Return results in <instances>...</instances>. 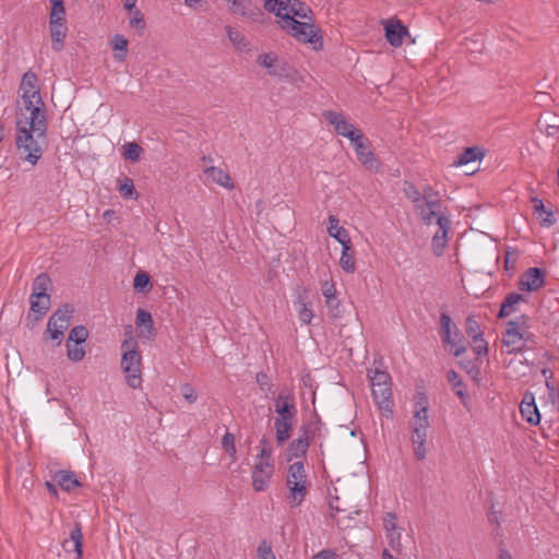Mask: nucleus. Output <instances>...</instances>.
Instances as JSON below:
<instances>
[{"label":"nucleus","mask_w":559,"mask_h":559,"mask_svg":"<svg viewBox=\"0 0 559 559\" xmlns=\"http://www.w3.org/2000/svg\"><path fill=\"white\" fill-rule=\"evenodd\" d=\"M264 9L281 19V27L298 41L323 47L321 31L314 25L311 8L300 0H264Z\"/></svg>","instance_id":"f257e3e1"},{"label":"nucleus","mask_w":559,"mask_h":559,"mask_svg":"<svg viewBox=\"0 0 559 559\" xmlns=\"http://www.w3.org/2000/svg\"><path fill=\"white\" fill-rule=\"evenodd\" d=\"M23 112L16 117V136L15 145L19 153L23 156L24 160L35 165L43 155V145L46 142L47 129L43 133L37 130L35 123L26 124L20 118Z\"/></svg>","instance_id":"f03ea898"},{"label":"nucleus","mask_w":559,"mask_h":559,"mask_svg":"<svg viewBox=\"0 0 559 559\" xmlns=\"http://www.w3.org/2000/svg\"><path fill=\"white\" fill-rule=\"evenodd\" d=\"M122 358L121 368L126 376V381L132 389L141 386V354L138 350V342L133 336L126 338L121 344Z\"/></svg>","instance_id":"7ed1b4c3"},{"label":"nucleus","mask_w":559,"mask_h":559,"mask_svg":"<svg viewBox=\"0 0 559 559\" xmlns=\"http://www.w3.org/2000/svg\"><path fill=\"white\" fill-rule=\"evenodd\" d=\"M22 99L24 110L29 114L28 117H25L23 122H26V124L35 123L37 126V130L43 133V131L47 129V118L40 93L33 92L32 94H27V92H25L22 94Z\"/></svg>","instance_id":"20e7f679"},{"label":"nucleus","mask_w":559,"mask_h":559,"mask_svg":"<svg viewBox=\"0 0 559 559\" xmlns=\"http://www.w3.org/2000/svg\"><path fill=\"white\" fill-rule=\"evenodd\" d=\"M322 117L326 122L334 127L337 134L349 139L350 142L362 139V132L354 124L349 123L342 114L333 110H325L323 111Z\"/></svg>","instance_id":"39448f33"},{"label":"nucleus","mask_w":559,"mask_h":559,"mask_svg":"<svg viewBox=\"0 0 559 559\" xmlns=\"http://www.w3.org/2000/svg\"><path fill=\"white\" fill-rule=\"evenodd\" d=\"M355 146V152L358 160L369 171L378 173L381 168V163L370 150V142L362 134V139L352 142Z\"/></svg>","instance_id":"423d86ee"},{"label":"nucleus","mask_w":559,"mask_h":559,"mask_svg":"<svg viewBox=\"0 0 559 559\" xmlns=\"http://www.w3.org/2000/svg\"><path fill=\"white\" fill-rule=\"evenodd\" d=\"M230 3V12L249 22H261L264 16L263 11L251 0H233Z\"/></svg>","instance_id":"0eeeda50"},{"label":"nucleus","mask_w":559,"mask_h":559,"mask_svg":"<svg viewBox=\"0 0 559 559\" xmlns=\"http://www.w3.org/2000/svg\"><path fill=\"white\" fill-rule=\"evenodd\" d=\"M545 285V271L540 267H530L525 271L518 283L522 292H535Z\"/></svg>","instance_id":"6e6552de"},{"label":"nucleus","mask_w":559,"mask_h":559,"mask_svg":"<svg viewBox=\"0 0 559 559\" xmlns=\"http://www.w3.org/2000/svg\"><path fill=\"white\" fill-rule=\"evenodd\" d=\"M384 24L385 39L393 47H400L406 36H409L407 27L397 19L382 22Z\"/></svg>","instance_id":"1a4fd4ad"},{"label":"nucleus","mask_w":559,"mask_h":559,"mask_svg":"<svg viewBox=\"0 0 559 559\" xmlns=\"http://www.w3.org/2000/svg\"><path fill=\"white\" fill-rule=\"evenodd\" d=\"M372 395L382 415L385 417L393 416V400L391 384L371 385Z\"/></svg>","instance_id":"9d476101"},{"label":"nucleus","mask_w":559,"mask_h":559,"mask_svg":"<svg viewBox=\"0 0 559 559\" xmlns=\"http://www.w3.org/2000/svg\"><path fill=\"white\" fill-rule=\"evenodd\" d=\"M274 473L273 463L255 462L252 471V486L255 491H264L272 474Z\"/></svg>","instance_id":"9b49d317"},{"label":"nucleus","mask_w":559,"mask_h":559,"mask_svg":"<svg viewBox=\"0 0 559 559\" xmlns=\"http://www.w3.org/2000/svg\"><path fill=\"white\" fill-rule=\"evenodd\" d=\"M437 224L439 226L438 231L435 234L431 242L432 251L437 257H440L443 253V250L447 245V235L451 225V221L449 217L444 215H439L437 219Z\"/></svg>","instance_id":"f8f14e48"},{"label":"nucleus","mask_w":559,"mask_h":559,"mask_svg":"<svg viewBox=\"0 0 559 559\" xmlns=\"http://www.w3.org/2000/svg\"><path fill=\"white\" fill-rule=\"evenodd\" d=\"M520 412L528 424L537 425L540 421V414L535 404V396L532 392H525L520 404Z\"/></svg>","instance_id":"ddd939ff"},{"label":"nucleus","mask_w":559,"mask_h":559,"mask_svg":"<svg viewBox=\"0 0 559 559\" xmlns=\"http://www.w3.org/2000/svg\"><path fill=\"white\" fill-rule=\"evenodd\" d=\"M63 22L64 17H53L49 21L52 49L56 51H60L63 48L67 29Z\"/></svg>","instance_id":"4468645a"},{"label":"nucleus","mask_w":559,"mask_h":559,"mask_svg":"<svg viewBox=\"0 0 559 559\" xmlns=\"http://www.w3.org/2000/svg\"><path fill=\"white\" fill-rule=\"evenodd\" d=\"M441 323V338L447 345H455V338L460 336V331L456 325L452 323L451 317L442 312L440 316Z\"/></svg>","instance_id":"2eb2a0df"},{"label":"nucleus","mask_w":559,"mask_h":559,"mask_svg":"<svg viewBox=\"0 0 559 559\" xmlns=\"http://www.w3.org/2000/svg\"><path fill=\"white\" fill-rule=\"evenodd\" d=\"M283 399L284 394L281 393L275 400V412L277 414L275 420H294L297 413L296 406L289 396H285L286 401L281 403Z\"/></svg>","instance_id":"dca6fc26"},{"label":"nucleus","mask_w":559,"mask_h":559,"mask_svg":"<svg viewBox=\"0 0 559 559\" xmlns=\"http://www.w3.org/2000/svg\"><path fill=\"white\" fill-rule=\"evenodd\" d=\"M73 312L74 308L69 304H64L50 316L49 321L51 322L52 326L56 324L57 328L64 332L70 325V319Z\"/></svg>","instance_id":"f3484780"},{"label":"nucleus","mask_w":559,"mask_h":559,"mask_svg":"<svg viewBox=\"0 0 559 559\" xmlns=\"http://www.w3.org/2000/svg\"><path fill=\"white\" fill-rule=\"evenodd\" d=\"M29 311L34 314V321H39L50 309V296H29Z\"/></svg>","instance_id":"a211bd4d"},{"label":"nucleus","mask_w":559,"mask_h":559,"mask_svg":"<svg viewBox=\"0 0 559 559\" xmlns=\"http://www.w3.org/2000/svg\"><path fill=\"white\" fill-rule=\"evenodd\" d=\"M71 544L73 545V550L76 552V559H82L83 555V534L82 527L80 523H75L73 530L70 533V539H64L62 542V547L66 551H70Z\"/></svg>","instance_id":"6ab92c4d"},{"label":"nucleus","mask_w":559,"mask_h":559,"mask_svg":"<svg viewBox=\"0 0 559 559\" xmlns=\"http://www.w3.org/2000/svg\"><path fill=\"white\" fill-rule=\"evenodd\" d=\"M309 448V435L308 430L297 439L293 440L287 448V460L292 461L294 457H300L305 455Z\"/></svg>","instance_id":"aec40b11"},{"label":"nucleus","mask_w":559,"mask_h":559,"mask_svg":"<svg viewBox=\"0 0 559 559\" xmlns=\"http://www.w3.org/2000/svg\"><path fill=\"white\" fill-rule=\"evenodd\" d=\"M53 481L61 487L62 490L67 492H71L74 488L81 486V483L78 480L75 474L71 471H58L53 475Z\"/></svg>","instance_id":"412c9836"},{"label":"nucleus","mask_w":559,"mask_h":559,"mask_svg":"<svg viewBox=\"0 0 559 559\" xmlns=\"http://www.w3.org/2000/svg\"><path fill=\"white\" fill-rule=\"evenodd\" d=\"M328 233L342 246L352 243L348 231L343 226L338 225V218L334 215L329 216Z\"/></svg>","instance_id":"4be33fe9"},{"label":"nucleus","mask_w":559,"mask_h":559,"mask_svg":"<svg viewBox=\"0 0 559 559\" xmlns=\"http://www.w3.org/2000/svg\"><path fill=\"white\" fill-rule=\"evenodd\" d=\"M440 207L428 205V203L420 201L414 205V210L419 217L420 222L425 225H431L433 219H438V210Z\"/></svg>","instance_id":"5701e85b"},{"label":"nucleus","mask_w":559,"mask_h":559,"mask_svg":"<svg viewBox=\"0 0 559 559\" xmlns=\"http://www.w3.org/2000/svg\"><path fill=\"white\" fill-rule=\"evenodd\" d=\"M33 292L31 295L37 296H50L49 292L52 290L53 285L50 276L47 273L38 274L33 282Z\"/></svg>","instance_id":"b1692460"},{"label":"nucleus","mask_w":559,"mask_h":559,"mask_svg":"<svg viewBox=\"0 0 559 559\" xmlns=\"http://www.w3.org/2000/svg\"><path fill=\"white\" fill-rule=\"evenodd\" d=\"M534 213L538 214L542 218L540 225L543 227H550L556 224V218L552 211L546 210L544 202L538 198H532Z\"/></svg>","instance_id":"393cba45"},{"label":"nucleus","mask_w":559,"mask_h":559,"mask_svg":"<svg viewBox=\"0 0 559 559\" xmlns=\"http://www.w3.org/2000/svg\"><path fill=\"white\" fill-rule=\"evenodd\" d=\"M287 487L289 489L288 500L290 506H300L307 495L306 479L293 483V485Z\"/></svg>","instance_id":"a878e982"},{"label":"nucleus","mask_w":559,"mask_h":559,"mask_svg":"<svg viewBox=\"0 0 559 559\" xmlns=\"http://www.w3.org/2000/svg\"><path fill=\"white\" fill-rule=\"evenodd\" d=\"M525 300V297L521 294H518V293H510L506 296L503 302L501 304V307H500V310H499V313H498V318H507L508 316H510L512 312L515 311V306L521 302V301H524Z\"/></svg>","instance_id":"bb28decb"},{"label":"nucleus","mask_w":559,"mask_h":559,"mask_svg":"<svg viewBox=\"0 0 559 559\" xmlns=\"http://www.w3.org/2000/svg\"><path fill=\"white\" fill-rule=\"evenodd\" d=\"M204 171L207 175V177L212 179V181L218 183L219 186L227 189L234 188L230 176L223 169L211 166L207 167Z\"/></svg>","instance_id":"cd10ccee"},{"label":"nucleus","mask_w":559,"mask_h":559,"mask_svg":"<svg viewBox=\"0 0 559 559\" xmlns=\"http://www.w3.org/2000/svg\"><path fill=\"white\" fill-rule=\"evenodd\" d=\"M414 420V427H419V425L423 426L424 429H427L429 427L428 403L424 395L420 396V401H418L416 404Z\"/></svg>","instance_id":"c85d7f7f"},{"label":"nucleus","mask_w":559,"mask_h":559,"mask_svg":"<svg viewBox=\"0 0 559 559\" xmlns=\"http://www.w3.org/2000/svg\"><path fill=\"white\" fill-rule=\"evenodd\" d=\"M484 157V152L481 148L477 146L466 147L463 153H461L457 159L453 163L454 166H463L472 162H476Z\"/></svg>","instance_id":"c756f323"},{"label":"nucleus","mask_w":559,"mask_h":559,"mask_svg":"<svg viewBox=\"0 0 559 559\" xmlns=\"http://www.w3.org/2000/svg\"><path fill=\"white\" fill-rule=\"evenodd\" d=\"M293 421L294 420H275L274 427L277 445H283L290 438Z\"/></svg>","instance_id":"7c9ffc66"},{"label":"nucleus","mask_w":559,"mask_h":559,"mask_svg":"<svg viewBox=\"0 0 559 559\" xmlns=\"http://www.w3.org/2000/svg\"><path fill=\"white\" fill-rule=\"evenodd\" d=\"M278 59L273 52L262 53L258 57L257 63L265 69L270 75H282V71L277 69Z\"/></svg>","instance_id":"2f4dec72"},{"label":"nucleus","mask_w":559,"mask_h":559,"mask_svg":"<svg viewBox=\"0 0 559 559\" xmlns=\"http://www.w3.org/2000/svg\"><path fill=\"white\" fill-rule=\"evenodd\" d=\"M340 265L346 273H354L356 270L352 243L342 246Z\"/></svg>","instance_id":"473e14b6"},{"label":"nucleus","mask_w":559,"mask_h":559,"mask_svg":"<svg viewBox=\"0 0 559 559\" xmlns=\"http://www.w3.org/2000/svg\"><path fill=\"white\" fill-rule=\"evenodd\" d=\"M522 338H525V334L522 333L521 331L507 330L506 333L503 334L502 343L504 346L511 347L509 353L520 352L522 350L523 347L516 346V344L520 343Z\"/></svg>","instance_id":"72a5a7b5"},{"label":"nucleus","mask_w":559,"mask_h":559,"mask_svg":"<svg viewBox=\"0 0 559 559\" xmlns=\"http://www.w3.org/2000/svg\"><path fill=\"white\" fill-rule=\"evenodd\" d=\"M225 29L236 49L241 51L249 50V41L241 33L235 31L231 26H226Z\"/></svg>","instance_id":"f704fd0d"},{"label":"nucleus","mask_w":559,"mask_h":559,"mask_svg":"<svg viewBox=\"0 0 559 559\" xmlns=\"http://www.w3.org/2000/svg\"><path fill=\"white\" fill-rule=\"evenodd\" d=\"M330 510L332 511L331 515L335 518L336 514L343 513L345 518L350 519L352 514H357L358 511L352 510V508H347L344 503H341L338 497H331L329 501Z\"/></svg>","instance_id":"c9c22d12"},{"label":"nucleus","mask_w":559,"mask_h":559,"mask_svg":"<svg viewBox=\"0 0 559 559\" xmlns=\"http://www.w3.org/2000/svg\"><path fill=\"white\" fill-rule=\"evenodd\" d=\"M306 479L305 467L301 462H295L289 466L286 485H293L299 480Z\"/></svg>","instance_id":"e433bc0d"},{"label":"nucleus","mask_w":559,"mask_h":559,"mask_svg":"<svg viewBox=\"0 0 559 559\" xmlns=\"http://www.w3.org/2000/svg\"><path fill=\"white\" fill-rule=\"evenodd\" d=\"M448 381L452 384L453 389L455 390V394L461 399L462 402L467 396V393L464 389V384L459 376V373L454 370H450L447 374Z\"/></svg>","instance_id":"4c0bfd02"},{"label":"nucleus","mask_w":559,"mask_h":559,"mask_svg":"<svg viewBox=\"0 0 559 559\" xmlns=\"http://www.w3.org/2000/svg\"><path fill=\"white\" fill-rule=\"evenodd\" d=\"M63 334H64V332L61 329L57 328L56 325L52 326L51 322L48 320L47 328L43 334V340L44 341H48V340L55 341L56 346H59L63 340Z\"/></svg>","instance_id":"58836bf2"},{"label":"nucleus","mask_w":559,"mask_h":559,"mask_svg":"<svg viewBox=\"0 0 559 559\" xmlns=\"http://www.w3.org/2000/svg\"><path fill=\"white\" fill-rule=\"evenodd\" d=\"M153 324L152 314L148 311L140 308L136 312V325L141 329L143 328L148 332V334H151L153 331Z\"/></svg>","instance_id":"ea45409f"},{"label":"nucleus","mask_w":559,"mask_h":559,"mask_svg":"<svg viewBox=\"0 0 559 559\" xmlns=\"http://www.w3.org/2000/svg\"><path fill=\"white\" fill-rule=\"evenodd\" d=\"M143 148L135 142H129L123 145V157L131 162H138L141 157Z\"/></svg>","instance_id":"a19ab883"},{"label":"nucleus","mask_w":559,"mask_h":559,"mask_svg":"<svg viewBox=\"0 0 559 559\" xmlns=\"http://www.w3.org/2000/svg\"><path fill=\"white\" fill-rule=\"evenodd\" d=\"M423 201L428 203V205L440 207L441 200L439 197V192L436 191L431 186H425L421 192Z\"/></svg>","instance_id":"79ce46f5"},{"label":"nucleus","mask_w":559,"mask_h":559,"mask_svg":"<svg viewBox=\"0 0 559 559\" xmlns=\"http://www.w3.org/2000/svg\"><path fill=\"white\" fill-rule=\"evenodd\" d=\"M67 356L72 361H80L85 356V349L81 343L67 342Z\"/></svg>","instance_id":"37998d69"},{"label":"nucleus","mask_w":559,"mask_h":559,"mask_svg":"<svg viewBox=\"0 0 559 559\" xmlns=\"http://www.w3.org/2000/svg\"><path fill=\"white\" fill-rule=\"evenodd\" d=\"M87 337H88L87 329L84 325H76L70 330L67 342L83 344Z\"/></svg>","instance_id":"c03bdc74"},{"label":"nucleus","mask_w":559,"mask_h":559,"mask_svg":"<svg viewBox=\"0 0 559 559\" xmlns=\"http://www.w3.org/2000/svg\"><path fill=\"white\" fill-rule=\"evenodd\" d=\"M133 287L142 293L148 292L152 287L150 275L146 272H139L134 277Z\"/></svg>","instance_id":"a18cd8bd"},{"label":"nucleus","mask_w":559,"mask_h":559,"mask_svg":"<svg viewBox=\"0 0 559 559\" xmlns=\"http://www.w3.org/2000/svg\"><path fill=\"white\" fill-rule=\"evenodd\" d=\"M371 385L391 384V377L386 371L379 369L369 370Z\"/></svg>","instance_id":"49530a36"},{"label":"nucleus","mask_w":559,"mask_h":559,"mask_svg":"<svg viewBox=\"0 0 559 559\" xmlns=\"http://www.w3.org/2000/svg\"><path fill=\"white\" fill-rule=\"evenodd\" d=\"M37 76L33 72L24 73L21 82V90L23 93L27 92V94H32L33 92H39L36 90Z\"/></svg>","instance_id":"de8ad7c7"},{"label":"nucleus","mask_w":559,"mask_h":559,"mask_svg":"<svg viewBox=\"0 0 559 559\" xmlns=\"http://www.w3.org/2000/svg\"><path fill=\"white\" fill-rule=\"evenodd\" d=\"M112 45L115 50L121 51V53H116L115 58L118 61H124L127 55L128 39L123 35H116L112 39Z\"/></svg>","instance_id":"09e8293b"},{"label":"nucleus","mask_w":559,"mask_h":559,"mask_svg":"<svg viewBox=\"0 0 559 559\" xmlns=\"http://www.w3.org/2000/svg\"><path fill=\"white\" fill-rule=\"evenodd\" d=\"M403 191L405 197L409 199L414 205L420 203L423 201L421 192L416 188V186L411 181H404Z\"/></svg>","instance_id":"8fccbe9b"},{"label":"nucleus","mask_w":559,"mask_h":559,"mask_svg":"<svg viewBox=\"0 0 559 559\" xmlns=\"http://www.w3.org/2000/svg\"><path fill=\"white\" fill-rule=\"evenodd\" d=\"M122 195L127 199H133L136 200L139 198V193L136 192L134 188L133 180L126 177L119 188Z\"/></svg>","instance_id":"3c124183"},{"label":"nucleus","mask_w":559,"mask_h":559,"mask_svg":"<svg viewBox=\"0 0 559 559\" xmlns=\"http://www.w3.org/2000/svg\"><path fill=\"white\" fill-rule=\"evenodd\" d=\"M255 380L257 383L259 384L260 390L265 393V397H269L270 394H274L273 384L266 373H257Z\"/></svg>","instance_id":"603ef678"},{"label":"nucleus","mask_w":559,"mask_h":559,"mask_svg":"<svg viewBox=\"0 0 559 559\" xmlns=\"http://www.w3.org/2000/svg\"><path fill=\"white\" fill-rule=\"evenodd\" d=\"M223 449L229 454L233 461L236 460V445H235V437L231 432H226L222 439Z\"/></svg>","instance_id":"864d4df0"},{"label":"nucleus","mask_w":559,"mask_h":559,"mask_svg":"<svg viewBox=\"0 0 559 559\" xmlns=\"http://www.w3.org/2000/svg\"><path fill=\"white\" fill-rule=\"evenodd\" d=\"M528 317L523 314L521 317H519L516 320H510L508 323H507V330H515V331H522V330H527L530 328V324H528Z\"/></svg>","instance_id":"5fc2aeb1"},{"label":"nucleus","mask_w":559,"mask_h":559,"mask_svg":"<svg viewBox=\"0 0 559 559\" xmlns=\"http://www.w3.org/2000/svg\"><path fill=\"white\" fill-rule=\"evenodd\" d=\"M389 546L397 554L402 552L401 532H389L385 533Z\"/></svg>","instance_id":"6e6d98bb"},{"label":"nucleus","mask_w":559,"mask_h":559,"mask_svg":"<svg viewBox=\"0 0 559 559\" xmlns=\"http://www.w3.org/2000/svg\"><path fill=\"white\" fill-rule=\"evenodd\" d=\"M326 307L329 309V314L331 318H340L343 313V308L341 306L340 300L335 298H331L330 300H325Z\"/></svg>","instance_id":"4d7b16f0"},{"label":"nucleus","mask_w":559,"mask_h":559,"mask_svg":"<svg viewBox=\"0 0 559 559\" xmlns=\"http://www.w3.org/2000/svg\"><path fill=\"white\" fill-rule=\"evenodd\" d=\"M131 13L133 14V16L130 19L129 25L132 28H138L141 32H143L145 28V21H144V16H143L142 12L140 10L135 9Z\"/></svg>","instance_id":"13d9d810"},{"label":"nucleus","mask_w":559,"mask_h":559,"mask_svg":"<svg viewBox=\"0 0 559 559\" xmlns=\"http://www.w3.org/2000/svg\"><path fill=\"white\" fill-rule=\"evenodd\" d=\"M383 526H384L385 533L399 531L397 516L394 512H388L385 514V516L383 519Z\"/></svg>","instance_id":"bf43d9fd"},{"label":"nucleus","mask_w":559,"mask_h":559,"mask_svg":"<svg viewBox=\"0 0 559 559\" xmlns=\"http://www.w3.org/2000/svg\"><path fill=\"white\" fill-rule=\"evenodd\" d=\"M459 364L466 370V372L473 379H477L478 376L480 374L479 367L473 360H471V359H462V360H460Z\"/></svg>","instance_id":"052dcab7"},{"label":"nucleus","mask_w":559,"mask_h":559,"mask_svg":"<svg viewBox=\"0 0 559 559\" xmlns=\"http://www.w3.org/2000/svg\"><path fill=\"white\" fill-rule=\"evenodd\" d=\"M466 333L472 338H477L483 335L481 332H479V325L477 321L471 317L466 319Z\"/></svg>","instance_id":"680f3d73"},{"label":"nucleus","mask_w":559,"mask_h":559,"mask_svg":"<svg viewBox=\"0 0 559 559\" xmlns=\"http://www.w3.org/2000/svg\"><path fill=\"white\" fill-rule=\"evenodd\" d=\"M52 7L50 12V19L64 17L66 9L63 0H50Z\"/></svg>","instance_id":"e2e57ef3"},{"label":"nucleus","mask_w":559,"mask_h":559,"mask_svg":"<svg viewBox=\"0 0 559 559\" xmlns=\"http://www.w3.org/2000/svg\"><path fill=\"white\" fill-rule=\"evenodd\" d=\"M180 391L188 403L192 404L197 401V391L189 383L182 384Z\"/></svg>","instance_id":"0e129e2a"},{"label":"nucleus","mask_w":559,"mask_h":559,"mask_svg":"<svg viewBox=\"0 0 559 559\" xmlns=\"http://www.w3.org/2000/svg\"><path fill=\"white\" fill-rule=\"evenodd\" d=\"M258 556L260 559H274L272 547L269 543L263 540L258 547Z\"/></svg>","instance_id":"69168bd1"},{"label":"nucleus","mask_w":559,"mask_h":559,"mask_svg":"<svg viewBox=\"0 0 559 559\" xmlns=\"http://www.w3.org/2000/svg\"><path fill=\"white\" fill-rule=\"evenodd\" d=\"M473 350L477 354V355H487L488 353V344L487 342L483 338V335L477 337V338H473Z\"/></svg>","instance_id":"338daca9"},{"label":"nucleus","mask_w":559,"mask_h":559,"mask_svg":"<svg viewBox=\"0 0 559 559\" xmlns=\"http://www.w3.org/2000/svg\"><path fill=\"white\" fill-rule=\"evenodd\" d=\"M427 429H424L423 426L419 425V427H413V442H426Z\"/></svg>","instance_id":"774afa93"}]
</instances>
